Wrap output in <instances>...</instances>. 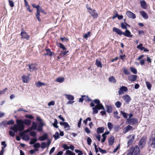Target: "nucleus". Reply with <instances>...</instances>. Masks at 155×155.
<instances>
[{
  "mask_svg": "<svg viewBox=\"0 0 155 155\" xmlns=\"http://www.w3.org/2000/svg\"><path fill=\"white\" fill-rule=\"evenodd\" d=\"M31 141L30 142V144H33L36 142L37 140L36 138H32L31 139Z\"/></svg>",
  "mask_w": 155,
  "mask_h": 155,
  "instance_id": "473e14b6",
  "label": "nucleus"
},
{
  "mask_svg": "<svg viewBox=\"0 0 155 155\" xmlns=\"http://www.w3.org/2000/svg\"><path fill=\"white\" fill-rule=\"evenodd\" d=\"M104 128L103 127H99L97 129V132L98 134H101L104 132Z\"/></svg>",
  "mask_w": 155,
  "mask_h": 155,
  "instance_id": "4be33fe9",
  "label": "nucleus"
},
{
  "mask_svg": "<svg viewBox=\"0 0 155 155\" xmlns=\"http://www.w3.org/2000/svg\"><path fill=\"white\" fill-rule=\"evenodd\" d=\"M38 11L40 12H41L45 14H46V13L42 9V8L39 6V7H38Z\"/></svg>",
  "mask_w": 155,
  "mask_h": 155,
  "instance_id": "864d4df0",
  "label": "nucleus"
},
{
  "mask_svg": "<svg viewBox=\"0 0 155 155\" xmlns=\"http://www.w3.org/2000/svg\"><path fill=\"white\" fill-rule=\"evenodd\" d=\"M127 88L124 86H122L119 88V91H118V94L119 95H121L123 94L124 92H126L127 91Z\"/></svg>",
  "mask_w": 155,
  "mask_h": 155,
  "instance_id": "20e7f679",
  "label": "nucleus"
},
{
  "mask_svg": "<svg viewBox=\"0 0 155 155\" xmlns=\"http://www.w3.org/2000/svg\"><path fill=\"white\" fill-rule=\"evenodd\" d=\"M123 99L127 104H129L131 100L130 97L128 94H125L123 97Z\"/></svg>",
  "mask_w": 155,
  "mask_h": 155,
  "instance_id": "39448f33",
  "label": "nucleus"
},
{
  "mask_svg": "<svg viewBox=\"0 0 155 155\" xmlns=\"http://www.w3.org/2000/svg\"><path fill=\"white\" fill-rule=\"evenodd\" d=\"M113 31L114 32H116L117 34L119 35H121L123 34V32L117 28L116 27L113 28Z\"/></svg>",
  "mask_w": 155,
  "mask_h": 155,
  "instance_id": "9b49d317",
  "label": "nucleus"
},
{
  "mask_svg": "<svg viewBox=\"0 0 155 155\" xmlns=\"http://www.w3.org/2000/svg\"><path fill=\"white\" fill-rule=\"evenodd\" d=\"M29 134L32 137H35L37 135L36 133L34 131H31Z\"/></svg>",
  "mask_w": 155,
  "mask_h": 155,
  "instance_id": "09e8293b",
  "label": "nucleus"
},
{
  "mask_svg": "<svg viewBox=\"0 0 155 155\" xmlns=\"http://www.w3.org/2000/svg\"><path fill=\"white\" fill-rule=\"evenodd\" d=\"M107 111L108 113H111L112 112V107L108 105L106 106Z\"/></svg>",
  "mask_w": 155,
  "mask_h": 155,
  "instance_id": "2f4dec72",
  "label": "nucleus"
},
{
  "mask_svg": "<svg viewBox=\"0 0 155 155\" xmlns=\"http://www.w3.org/2000/svg\"><path fill=\"white\" fill-rule=\"evenodd\" d=\"M25 117L31 119H32L34 118V117L31 115L26 114L25 115Z\"/></svg>",
  "mask_w": 155,
  "mask_h": 155,
  "instance_id": "6e6d98bb",
  "label": "nucleus"
},
{
  "mask_svg": "<svg viewBox=\"0 0 155 155\" xmlns=\"http://www.w3.org/2000/svg\"><path fill=\"white\" fill-rule=\"evenodd\" d=\"M122 35L129 38H132L133 36L131 34L130 32L128 29L126 30L125 32H123Z\"/></svg>",
  "mask_w": 155,
  "mask_h": 155,
  "instance_id": "f8f14e48",
  "label": "nucleus"
},
{
  "mask_svg": "<svg viewBox=\"0 0 155 155\" xmlns=\"http://www.w3.org/2000/svg\"><path fill=\"white\" fill-rule=\"evenodd\" d=\"M58 120L56 119H54V122L52 123L53 126L56 128H58V126L57 125Z\"/></svg>",
  "mask_w": 155,
  "mask_h": 155,
  "instance_id": "e433bc0d",
  "label": "nucleus"
},
{
  "mask_svg": "<svg viewBox=\"0 0 155 155\" xmlns=\"http://www.w3.org/2000/svg\"><path fill=\"white\" fill-rule=\"evenodd\" d=\"M40 12H39L38 9H37L36 17L38 19V20L39 21H41V19L40 17Z\"/></svg>",
  "mask_w": 155,
  "mask_h": 155,
  "instance_id": "7c9ffc66",
  "label": "nucleus"
},
{
  "mask_svg": "<svg viewBox=\"0 0 155 155\" xmlns=\"http://www.w3.org/2000/svg\"><path fill=\"white\" fill-rule=\"evenodd\" d=\"M7 124L8 125H13L14 123V121L12 120H11L8 121H7Z\"/></svg>",
  "mask_w": 155,
  "mask_h": 155,
  "instance_id": "603ef678",
  "label": "nucleus"
},
{
  "mask_svg": "<svg viewBox=\"0 0 155 155\" xmlns=\"http://www.w3.org/2000/svg\"><path fill=\"white\" fill-rule=\"evenodd\" d=\"M68 52V51H61V54L63 56L65 55Z\"/></svg>",
  "mask_w": 155,
  "mask_h": 155,
  "instance_id": "338daca9",
  "label": "nucleus"
},
{
  "mask_svg": "<svg viewBox=\"0 0 155 155\" xmlns=\"http://www.w3.org/2000/svg\"><path fill=\"white\" fill-rule=\"evenodd\" d=\"M87 143L88 145H90L92 142L91 139L89 137H88L87 139Z\"/></svg>",
  "mask_w": 155,
  "mask_h": 155,
  "instance_id": "13d9d810",
  "label": "nucleus"
},
{
  "mask_svg": "<svg viewBox=\"0 0 155 155\" xmlns=\"http://www.w3.org/2000/svg\"><path fill=\"white\" fill-rule=\"evenodd\" d=\"M132 127L130 125H128L127 126H126L124 128V133L126 134L129 131V130L131 129Z\"/></svg>",
  "mask_w": 155,
  "mask_h": 155,
  "instance_id": "a878e982",
  "label": "nucleus"
},
{
  "mask_svg": "<svg viewBox=\"0 0 155 155\" xmlns=\"http://www.w3.org/2000/svg\"><path fill=\"white\" fill-rule=\"evenodd\" d=\"M107 126L109 129L110 130H111L113 127V125L111 123L109 122L107 124Z\"/></svg>",
  "mask_w": 155,
  "mask_h": 155,
  "instance_id": "a18cd8bd",
  "label": "nucleus"
},
{
  "mask_svg": "<svg viewBox=\"0 0 155 155\" xmlns=\"http://www.w3.org/2000/svg\"><path fill=\"white\" fill-rule=\"evenodd\" d=\"M37 120L40 122V125H41V126H43V124L42 122V120L39 116H37L36 118Z\"/></svg>",
  "mask_w": 155,
  "mask_h": 155,
  "instance_id": "ea45409f",
  "label": "nucleus"
},
{
  "mask_svg": "<svg viewBox=\"0 0 155 155\" xmlns=\"http://www.w3.org/2000/svg\"><path fill=\"white\" fill-rule=\"evenodd\" d=\"M27 66L28 67V70L30 72H33L37 69L35 65L33 64L27 65Z\"/></svg>",
  "mask_w": 155,
  "mask_h": 155,
  "instance_id": "423d86ee",
  "label": "nucleus"
},
{
  "mask_svg": "<svg viewBox=\"0 0 155 155\" xmlns=\"http://www.w3.org/2000/svg\"><path fill=\"white\" fill-rule=\"evenodd\" d=\"M120 113L123 116L124 118H126L127 117L128 114H127L126 113L124 112L123 111L121 110L120 111Z\"/></svg>",
  "mask_w": 155,
  "mask_h": 155,
  "instance_id": "79ce46f5",
  "label": "nucleus"
},
{
  "mask_svg": "<svg viewBox=\"0 0 155 155\" xmlns=\"http://www.w3.org/2000/svg\"><path fill=\"white\" fill-rule=\"evenodd\" d=\"M108 80L110 82L113 83H115L116 82V80L113 76L109 77Z\"/></svg>",
  "mask_w": 155,
  "mask_h": 155,
  "instance_id": "b1692460",
  "label": "nucleus"
},
{
  "mask_svg": "<svg viewBox=\"0 0 155 155\" xmlns=\"http://www.w3.org/2000/svg\"><path fill=\"white\" fill-rule=\"evenodd\" d=\"M146 84L147 86V88L149 90H150L151 87V85L150 83L149 82L146 81Z\"/></svg>",
  "mask_w": 155,
  "mask_h": 155,
  "instance_id": "c03bdc74",
  "label": "nucleus"
},
{
  "mask_svg": "<svg viewBox=\"0 0 155 155\" xmlns=\"http://www.w3.org/2000/svg\"><path fill=\"white\" fill-rule=\"evenodd\" d=\"M144 143V139H141L139 142V144L140 146H142V147H143V144Z\"/></svg>",
  "mask_w": 155,
  "mask_h": 155,
  "instance_id": "58836bf2",
  "label": "nucleus"
},
{
  "mask_svg": "<svg viewBox=\"0 0 155 155\" xmlns=\"http://www.w3.org/2000/svg\"><path fill=\"white\" fill-rule=\"evenodd\" d=\"M134 155H140V151L137 145L134 147H132L130 148Z\"/></svg>",
  "mask_w": 155,
  "mask_h": 155,
  "instance_id": "7ed1b4c3",
  "label": "nucleus"
},
{
  "mask_svg": "<svg viewBox=\"0 0 155 155\" xmlns=\"http://www.w3.org/2000/svg\"><path fill=\"white\" fill-rule=\"evenodd\" d=\"M35 85L36 87H40L43 85H45L46 84L45 83L41 82L40 81H38L36 83Z\"/></svg>",
  "mask_w": 155,
  "mask_h": 155,
  "instance_id": "393cba45",
  "label": "nucleus"
},
{
  "mask_svg": "<svg viewBox=\"0 0 155 155\" xmlns=\"http://www.w3.org/2000/svg\"><path fill=\"white\" fill-rule=\"evenodd\" d=\"M137 76L135 75H131L128 77V80L131 82H133L136 81L137 79Z\"/></svg>",
  "mask_w": 155,
  "mask_h": 155,
  "instance_id": "9d476101",
  "label": "nucleus"
},
{
  "mask_svg": "<svg viewBox=\"0 0 155 155\" xmlns=\"http://www.w3.org/2000/svg\"><path fill=\"white\" fill-rule=\"evenodd\" d=\"M115 105L117 108H119L121 106L122 103L119 101H117L115 103Z\"/></svg>",
  "mask_w": 155,
  "mask_h": 155,
  "instance_id": "72a5a7b5",
  "label": "nucleus"
},
{
  "mask_svg": "<svg viewBox=\"0 0 155 155\" xmlns=\"http://www.w3.org/2000/svg\"><path fill=\"white\" fill-rule=\"evenodd\" d=\"M121 27L123 29H127V26L125 25V24H124L123 22L121 24Z\"/></svg>",
  "mask_w": 155,
  "mask_h": 155,
  "instance_id": "3c124183",
  "label": "nucleus"
},
{
  "mask_svg": "<svg viewBox=\"0 0 155 155\" xmlns=\"http://www.w3.org/2000/svg\"><path fill=\"white\" fill-rule=\"evenodd\" d=\"M24 124L27 125H29L31 124V121L28 119H25L23 120Z\"/></svg>",
  "mask_w": 155,
  "mask_h": 155,
  "instance_id": "bb28decb",
  "label": "nucleus"
},
{
  "mask_svg": "<svg viewBox=\"0 0 155 155\" xmlns=\"http://www.w3.org/2000/svg\"><path fill=\"white\" fill-rule=\"evenodd\" d=\"M126 14L129 18L132 19H134L136 18V16L135 14H134L130 11H127Z\"/></svg>",
  "mask_w": 155,
  "mask_h": 155,
  "instance_id": "0eeeda50",
  "label": "nucleus"
},
{
  "mask_svg": "<svg viewBox=\"0 0 155 155\" xmlns=\"http://www.w3.org/2000/svg\"><path fill=\"white\" fill-rule=\"evenodd\" d=\"M98 149L99 150V151L102 153H107V152L106 150H103L99 147H98Z\"/></svg>",
  "mask_w": 155,
  "mask_h": 155,
  "instance_id": "5fc2aeb1",
  "label": "nucleus"
},
{
  "mask_svg": "<svg viewBox=\"0 0 155 155\" xmlns=\"http://www.w3.org/2000/svg\"><path fill=\"white\" fill-rule=\"evenodd\" d=\"M7 122L6 121H2V122L0 123V127H3L6 126L7 125Z\"/></svg>",
  "mask_w": 155,
  "mask_h": 155,
  "instance_id": "f704fd0d",
  "label": "nucleus"
},
{
  "mask_svg": "<svg viewBox=\"0 0 155 155\" xmlns=\"http://www.w3.org/2000/svg\"><path fill=\"white\" fill-rule=\"evenodd\" d=\"M93 101L97 104L96 106H97L98 107H102V109L103 110H105V109L103 105L101 104L100 103V101L98 99H95Z\"/></svg>",
  "mask_w": 155,
  "mask_h": 155,
  "instance_id": "6e6552de",
  "label": "nucleus"
},
{
  "mask_svg": "<svg viewBox=\"0 0 155 155\" xmlns=\"http://www.w3.org/2000/svg\"><path fill=\"white\" fill-rule=\"evenodd\" d=\"M114 117L117 118V119H118L120 118V117L118 116V113L117 111H115L114 112Z\"/></svg>",
  "mask_w": 155,
  "mask_h": 155,
  "instance_id": "49530a36",
  "label": "nucleus"
},
{
  "mask_svg": "<svg viewBox=\"0 0 155 155\" xmlns=\"http://www.w3.org/2000/svg\"><path fill=\"white\" fill-rule=\"evenodd\" d=\"M23 120H21L17 119L16 122L17 124H15L13 127L11 128V129L13 130L15 132H17L18 130L21 131L25 128V126L23 122Z\"/></svg>",
  "mask_w": 155,
  "mask_h": 155,
  "instance_id": "f257e3e1",
  "label": "nucleus"
},
{
  "mask_svg": "<svg viewBox=\"0 0 155 155\" xmlns=\"http://www.w3.org/2000/svg\"><path fill=\"white\" fill-rule=\"evenodd\" d=\"M87 8L88 10V12L93 18H96L97 17L98 14L96 10L92 9L89 7H87Z\"/></svg>",
  "mask_w": 155,
  "mask_h": 155,
  "instance_id": "f03ea898",
  "label": "nucleus"
},
{
  "mask_svg": "<svg viewBox=\"0 0 155 155\" xmlns=\"http://www.w3.org/2000/svg\"><path fill=\"white\" fill-rule=\"evenodd\" d=\"M124 72L125 74L126 75H129L130 74V71L126 69L124 70Z\"/></svg>",
  "mask_w": 155,
  "mask_h": 155,
  "instance_id": "680f3d73",
  "label": "nucleus"
},
{
  "mask_svg": "<svg viewBox=\"0 0 155 155\" xmlns=\"http://www.w3.org/2000/svg\"><path fill=\"white\" fill-rule=\"evenodd\" d=\"M66 153L69 155H75L74 153L69 150H68L66 151Z\"/></svg>",
  "mask_w": 155,
  "mask_h": 155,
  "instance_id": "de8ad7c7",
  "label": "nucleus"
},
{
  "mask_svg": "<svg viewBox=\"0 0 155 155\" xmlns=\"http://www.w3.org/2000/svg\"><path fill=\"white\" fill-rule=\"evenodd\" d=\"M135 137V135H134L132 136V137L127 142V146L128 147L132 144V143L134 141Z\"/></svg>",
  "mask_w": 155,
  "mask_h": 155,
  "instance_id": "f3484780",
  "label": "nucleus"
},
{
  "mask_svg": "<svg viewBox=\"0 0 155 155\" xmlns=\"http://www.w3.org/2000/svg\"><path fill=\"white\" fill-rule=\"evenodd\" d=\"M114 140V138L113 136L111 137L108 140L109 143V145L110 146L113 145Z\"/></svg>",
  "mask_w": 155,
  "mask_h": 155,
  "instance_id": "6ab92c4d",
  "label": "nucleus"
},
{
  "mask_svg": "<svg viewBox=\"0 0 155 155\" xmlns=\"http://www.w3.org/2000/svg\"><path fill=\"white\" fill-rule=\"evenodd\" d=\"M140 2L142 8L144 9H146L147 8L146 3L144 0H141L140 1Z\"/></svg>",
  "mask_w": 155,
  "mask_h": 155,
  "instance_id": "dca6fc26",
  "label": "nucleus"
},
{
  "mask_svg": "<svg viewBox=\"0 0 155 155\" xmlns=\"http://www.w3.org/2000/svg\"><path fill=\"white\" fill-rule=\"evenodd\" d=\"M42 127L43 126H41V125H40V124H39L38 126V128L37 129V130L38 131H42Z\"/></svg>",
  "mask_w": 155,
  "mask_h": 155,
  "instance_id": "052dcab7",
  "label": "nucleus"
},
{
  "mask_svg": "<svg viewBox=\"0 0 155 155\" xmlns=\"http://www.w3.org/2000/svg\"><path fill=\"white\" fill-rule=\"evenodd\" d=\"M63 147L65 150H68L69 149V147H68L66 144H64L63 145Z\"/></svg>",
  "mask_w": 155,
  "mask_h": 155,
  "instance_id": "774afa93",
  "label": "nucleus"
},
{
  "mask_svg": "<svg viewBox=\"0 0 155 155\" xmlns=\"http://www.w3.org/2000/svg\"><path fill=\"white\" fill-rule=\"evenodd\" d=\"M64 96L68 100L72 101L74 100V97L72 95L65 94Z\"/></svg>",
  "mask_w": 155,
  "mask_h": 155,
  "instance_id": "5701e85b",
  "label": "nucleus"
},
{
  "mask_svg": "<svg viewBox=\"0 0 155 155\" xmlns=\"http://www.w3.org/2000/svg\"><path fill=\"white\" fill-rule=\"evenodd\" d=\"M101 109H102V107H98L97 106H95L94 107H93L92 108L93 110V114H97L98 112V110Z\"/></svg>",
  "mask_w": 155,
  "mask_h": 155,
  "instance_id": "ddd939ff",
  "label": "nucleus"
},
{
  "mask_svg": "<svg viewBox=\"0 0 155 155\" xmlns=\"http://www.w3.org/2000/svg\"><path fill=\"white\" fill-rule=\"evenodd\" d=\"M55 104V102L54 101H51L48 103V105L49 106H50L51 105H54Z\"/></svg>",
  "mask_w": 155,
  "mask_h": 155,
  "instance_id": "0e129e2a",
  "label": "nucleus"
},
{
  "mask_svg": "<svg viewBox=\"0 0 155 155\" xmlns=\"http://www.w3.org/2000/svg\"><path fill=\"white\" fill-rule=\"evenodd\" d=\"M37 126L36 123L34 122H33L31 129V130H35L37 129Z\"/></svg>",
  "mask_w": 155,
  "mask_h": 155,
  "instance_id": "cd10ccee",
  "label": "nucleus"
},
{
  "mask_svg": "<svg viewBox=\"0 0 155 155\" xmlns=\"http://www.w3.org/2000/svg\"><path fill=\"white\" fill-rule=\"evenodd\" d=\"M64 128L67 129V130H69L70 127V125H69L68 123L66 122H64Z\"/></svg>",
  "mask_w": 155,
  "mask_h": 155,
  "instance_id": "c9c22d12",
  "label": "nucleus"
},
{
  "mask_svg": "<svg viewBox=\"0 0 155 155\" xmlns=\"http://www.w3.org/2000/svg\"><path fill=\"white\" fill-rule=\"evenodd\" d=\"M46 51H47V53L44 54L45 55H49L51 56L54 54V53L51 52L49 48L46 49Z\"/></svg>",
  "mask_w": 155,
  "mask_h": 155,
  "instance_id": "aec40b11",
  "label": "nucleus"
},
{
  "mask_svg": "<svg viewBox=\"0 0 155 155\" xmlns=\"http://www.w3.org/2000/svg\"><path fill=\"white\" fill-rule=\"evenodd\" d=\"M132 149H130V148L127 151V155H133V153L132 151Z\"/></svg>",
  "mask_w": 155,
  "mask_h": 155,
  "instance_id": "bf43d9fd",
  "label": "nucleus"
},
{
  "mask_svg": "<svg viewBox=\"0 0 155 155\" xmlns=\"http://www.w3.org/2000/svg\"><path fill=\"white\" fill-rule=\"evenodd\" d=\"M90 32L89 31L87 32V33L85 34L84 35V37L87 39V38L90 37Z\"/></svg>",
  "mask_w": 155,
  "mask_h": 155,
  "instance_id": "8fccbe9b",
  "label": "nucleus"
},
{
  "mask_svg": "<svg viewBox=\"0 0 155 155\" xmlns=\"http://www.w3.org/2000/svg\"><path fill=\"white\" fill-rule=\"evenodd\" d=\"M53 137L55 140H57V139H58L59 138L58 132H56L55 134L53 135Z\"/></svg>",
  "mask_w": 155,
  "mask_h": 155,
  "instance_id": "4c0bfd02",
  "label": "nucleus"
},
{
  "mask_svg": "<svg viewBox=\"0 0 155 155\" xmlns=\"http://www.w3.org/2000/svg\"><path fill=\"white\" fill-rule=\"evenodd\" d=\"M48 137V135L46 133H44L42 136L39 138L38 140L41 141H43L47 139Z\"/></svg>",
  "mask_w": 155,
  "mask_h": 155,
  "instance_id": "2eb2a0df",
  "label": "nucleus"
},
{
  "mask_svg": "<svg viewBox=\"0 0 155 155\" xmlns=\"http://www.w3.org/2000/svg\"><path fill=\"white\" fill-rule=\"evenodd\" d=\"M138 122V120L137 119L131 118L129 120V123L130 124H133L137 123Z\"/></svg>",
  "mask_w": 155,
  "mask_h": 155,
  "instance_id": "a211bd4d",
  "label": "nucleus"
},
{
  "mask_svg": "<svg viewBox=\"0 0 155 155\" xmlns=\"http://www.w3.org/2000/svg\"><path fill=\"white\" fill-rule=\"evenodd\" d=\"M140 13L142 16L146 19L148 18V16L147 14L144 11H140Z\"/></svg>",
  "mask_w": 155,
  "mask_h": 155,
  "instance_id": "412c9836",
  "label": "nucleus"
},
{
  "mask_svg": "<svg viewBox=\"0 0 155 155\" xmlns=\"http://www.w3.org/2000/svg\"><path fill=\"white\" fill-rule=\"evenodd\" d=\"M64 81V78L62 77H59L56 79V81L59 83H62Z\"/></svg>",
  "mask_w": 155,
  "mask_h": 155,
  "instance_id": "c85d7f7f",
  "label": "nucleus"
},
{
  "mask_svg": "<svg viewBox=\"0 0 155 155\" xmlns=\"http://www.w3.org/2000/svg\"><path fill=\"white\" fill-rule=\"evenodd\" d=\"M21 38H24L27 40H28L29 38V36L25 31L21 32Z\"/></svg>",
  "mask_w": 155,
  "mask_h": 155,
  "instance_id": "1a4fd4ad",
  "label": "nucleus"
},
{
  "mask_svg": "<svg viewBox=\"0 0 155 155\" xmlns=\"http://www.w3.org/2000/svg\"><path fill=\"white\" fill-rule=\"evenodd\" d=\"M46 146V143L45 142H43L41 143V147L42 149L45 148Z\"/></svg>",
  "mask_w": 155,
  "mask_h": 155,
  "instance_id": "69168bd1",
  "label": "nucleus"
},
{
  "mask_svg": "<svg viewBox=\"0 0 155 155\" xmlns=\"http://www.w3.org/2000/svg\"><path fill=\"white\" fill-rule=\"evenodd\" d=\"M95 64L98 67L101 68L102 67V65L101 61H98L97 59L96 60Z\"/></svg>",
  "mask_w": 155,
  "mask_h": 155,
  "instance_id": "c756f323",
  "label": "nucleus"
},
{
  "mask_svg": "<svg viewBox=\"0 0 155 155\" xmlns=\"http://www.w3.org/2000/svg\"><path fill=\"white\" fill-rule=\"evenodd\" d=\"M29 75L30 74H29L28 76H26L24 75L21 77V79L24 83H27L28 81Z\"/></svg>",
  "mask_w": 155,
  "mask_h": 155,
  "instance_id": "4468645a",
  "label": "nucleus"
},
{
  "mask_svg": "<svg viewBox=\"0 0 155 155\" xmlns=\"http://www.w3.org/2000/svg\"><path fill=\"white\" fill-rule=\"evenodd\" d=\"M33 147L35 148H39L40 147V144L38 143H37L33 145Z\"/></svg>",
  "mask_w": 155,
  "mask_h": 155,
  "instance_id": "4d7b16f0",
  "label": "nucleus"
},
{
  "mask_svg": "<svg viewBox=\"0 0 155 155\" xmlns=\"http://www.w3.org/2000/svg\"><path fill=\"white\" fill-rule=\"evenodd\" d=\"M137 48L142 51L144 49V47H143V44H140L139 45L137 46Z\"/></svg>",
  "mask_w": 155,
  "mask_h": 155,
  "instance_id": "37998d69",
  "label": "nucleus"
},
{
  "mask_svg": "<svg viewBox=\"0 0 155 155\" xmlns=\"http://www.w3.org/2000/svg\"><path fill=\"white\" fill-rule=\"evenodd\" d=\"M9 4L10 6L12 7L14 6V3L12 1L8 0Z\"/></svg>",
  "mask_w": 155,
  "mask_h": 155,
  "instance_id": "e2e57ef3",
  "label": "nucleus"
},
{
  "mask_svg": "<svg viewBox=\"0 0 155 155\" xmlns=\"http://www.w3.org/2000/svg\"><path fill=\"white\" fill-rule=\"evenodd\" d=\"M130 70L134 74H136L137 73V70L135 68L131 67L130 68Z\"/></svg>",
  "mask_w": 155,
  "mask_h": 155,
  "instance_id": "a19ab883",
  "label": "nucleus"
}]
</instances>
